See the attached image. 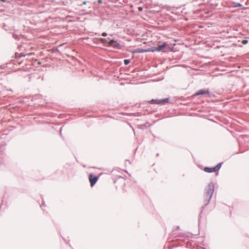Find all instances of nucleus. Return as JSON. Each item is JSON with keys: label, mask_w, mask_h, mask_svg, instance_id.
<instances>
[{"label": "nucleus", "mask_w": 249, "mask_h": 249, "mask_svg": "<svg viewBox=\"0 0 249 249\" xmlns=\"http://www.w3.org/2000/svg\"><path fill=\"white\" fill-rule=\"evenodd\" d=\"M98 2H99V3H101V2H102V0H99L98 1Z\"/></svg>", "instance_id": "17"}, {"label": "nucleus", "mask_w": 249, "mask_h": 249, "mask_svg": "<svg viewBox=\"0 0 249 249\" xmlns=\"http://www.w3.org/2000/svg\"><path fill=\"white\" fill-rule=\"evenodd\" d=\"M108 46H112L114 48H119L120 46V44L118 43L112 39L110 40V41L108 42Z\"/></svg>", "instance_id": "7"}, {"label": "nucleus", "mask_w": 249, "mask_h": 249, "mask_svg": "<svg viewBox=\"0 0 249 249\" xmlns=\"http://www.w3.org/2000/svg\"><path fill=\"white\" fill-rule=\"evenodd\" d=\"M169 102V98H165L161 100H152L151 103L156 104H164Z\"/></svg>", "instance_id": "5"}, {"label": "nucleus", "mask_w": 249, "mask_h": 249, "mask_svg": "<svg viewBox=\"0 0 249 249\" xmlns=\"http://www.w3.org/2000/svg\"><path fill=\"white\" fill-rule=\"evenodd\" d=\"M0 1H2V2H4L6 0H0Z\"/></svg>", "instance_id": "16"}, {"label": "nucleus", "mask_w": 249, "mask_h": 249, "mask_svg": "<svg viewBox=\"0 0 249 249\" xmlns=\"http://www.w3.org/2000/svg\"><path fill=\"white\" fill-rule=\"evenodd\" d=\"M89 181L90 182V186L92 187L95 185L97 180H98V177L95 176L92 174H90L89 177Z\"/></svg>", "instance_id": "4"}, {"label": "nucleus", "mask_w": 249, "mask_h": 249, "mask_svg": "<svg viewBox=\"0 0 249 249\" xmlns=\"http://www.w3.org/2000/svg\"><path fill=\"white\" fill-rule=\"evenodd\" d=\"M138 10H139V11H142V8L141 7H139L138 8Z\"/></svg>", "instance_id": "13"}, {"label": "nucleus", "mask_w": 249, "mask_h": 249, "mask_svg": "<svg viewBox=\"0 0 249 249\" xmlns=\"http://www.w3.org/2000/svg\"><path fill=\"white\" fill-rule=\"evenodd\" d=\"M247 42V40H244L243 41V43H246Z\"/></svg>", "instance_id": "15"}, {"label": "nucleus", "mask_w": 249, "mask_h": 249, "mask_svg": "<svg viewBox=\"0 0 249 249\" xmlns=\"http://www.w3.org/2000/svg\"><path fill=\"white\" fill-rule=\"evenodd\" d=\"M150 52V48H149L148 49H136L133 51H132V53H143L145 52Z\"/></svg>", "instance_id": "6"}, {"label": "nucleus", "mask_w": 249, "mask_h": 249, "mask_svg": "<svg viewBox=\"0 0 249 249\" xmlns=\"http://www.w3.org/2000/svg\"><path fill=\"white\" fill-rule=\"evenodd\" d=\"M129 63H130V60H128V59H125V60H124V64L125 65H128Z\"/></svg>", "instance_id": "11"}, {"label": "nucleus", "mask_w": 249, "mask_h": 249, "mask_svg": "<svg viewBox=\"0 0 249 249\" xmlns=\"http://www.w3.org/2000/svg\"><path fill=\"white\" fill-rule=\"evenodd\" d=\"M167 46L166 43H164L162 45H160L158 47H153L150 48V52H160L163 50V49Z\"/></svg>", "instance_id": "3"}, {"label": "nucleus", "mask_w": 249, "mask_h": 249, "mask_svg": "<svg viewBox=\"0 0 249 249\" xmlns=\"http://www.w3.org/2000/svg\"><path fill=\"white\" fill-rule=\"evenodd\" d=\"M209 91L208 89H201L198 91L196 94L195 95H200L204 94H209Z\"/></svg>", "instance_id": "8"}, {"label": "nucleus", "mask_w": 249, "mask_h": 249, "mask_svg": "<svg viewBox=\"0 0 249 249\" xmlns=\"http://www.w3.org/2000/svg\"><path fill=\"white\" fill-rule=\"evenodd\" d=\"M33 54H34V53H28L27 55H32Z\"/></svg>", "instance_id": "14"}, {"label": "nucleus", "mask_w": 249, "mask_h": 249, "mask_svg": "<svg viewBox=\"0 0 249 249\" xmlns=\"http://www.w3.org/2000/svg\"><path fill=\"white\" fill-rule=\"evenodd\" d=\"M99 40L102 43H106L107 42V40L106 38H100L99 39Z\"/></svg>", "instance_id": "9"}, {"label": "nucleus", "mask_w": 249, "mask_h": 249, "mask_svg": "<svg viewBox=\"0 0 249 249\" xmlns=\"http://www.w3.org/2000/svg\"><path fill=\"white\" fill-rule=\"evenodd\" d=\"M102 36H107V34L106 33H102Z\"/></svg>", "instance_id": "12"}, {"label": "nucleus", "mask_w": 249, "mask_h": 249, "mask_svg": "<svg viewBox=\"0 0 249 249\" xmlns=\"http://www.w3.org/2000/svg\"><path fill=\"white\" fill-rule=\"evenodd\" d=\"M221 164L219 163L218 164H217L216 166H215L214 167H212V168L205 167L204 168V171L207 173L215 172L221 168Z\"/></svg>", "instance_id": "2"}, {"label": "nucleus", "mask_w": 249, "mask_h": 249, "mask_svg": "<svg viewBox=\"0 0 249 249\" xmlns=\"http://www.w3.org/2000/svg\"><path fill=\"white\" fill-rule=\"evenodd\" d=\"M214 191V185L213 184H209L205 189L203 195L204 200L208 203L212 198Z\"/></svg>", "instance_id": "1"}, {"label": "nucleus", "mask_w": 249, "mask_h": 249, "mask_svg": "<svg viewBox=\"0 0 249 249\" xmlns=\"http://www.w3.org/2000/svg\"><path fill=\"white\" fill-rule=\"evenodd\" d=\"M242 6V5L239 3H235V4L233 6H232L233 7H241Z\"/></svg>", "instance_id": "10"}]
</instances>
